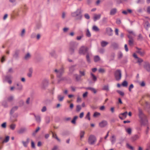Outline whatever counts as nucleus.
<instances>
[{
  "label": "nucleus",
  "instance_id": "423d86ee",
  "mask_svg": "<svg viewBox=\"0 0 150 150\" xmlns=\"http://www.w3.org/2000/svg\"><path fill=\"white\" fill-rule=\"evenodd\" d=\"M54 71L57 73V76L59 77H60L64 73V70L62 68L58 70L57 69H55Z\"/></svg>",
  "mask_w": 150,
  "mask_h": 150
},
{
  "label": "nucleus",
  "instance_id": "6ab92c4d",
  "mask_svg": "<svg viewBox=\"0 0 150 150\" xmlns=\"http://www.w3.org/2000/svg\"><path fill=\"white\" fill-rule=\"evenodd\" d=\"M34 116L36 121L38 122H40L41 120L40 117L39 115H34Z\"/></svg>",
  "mask_w": 150,
  "mask_h": 150
},
{
  "label": "nucleus",
  "instance_id": "f03ea898",
  "mask_svg": "<svg viewBox=\"0 0 150 150\" xmlns=\"http://www.w3.org/2000/svg\"><path fill=\"white\" fill-rule=\"evenodd\" d=\"M81 13V9L78 8L75 11L72 12L71 15V16L75 18L76 20H81L82 17Z\"/></svg>",
  "mask_w": 150,
  "mask_h": 150
},
{
  "label": "nucleus",
  "instance_id": "f3484780",
  "mask_svg": "<svg viewBox=\"0 0 150 150\" xmlns=\"http://www.w3.org/2000/svg\"><path fill=\"white\" fill-rule=\"evenodd\" d=\"M91 78L94 81H96L97 80V78L96 76L92 72L90 73Z\"/></svg>",
  "mask_w": 150,
  "mask_h": 150
},
{
  "label": "nucleus",
  "instance_id": "c756f323",
  "mask_svg": "<svg viewBox=\"0 0 150 150\" xmlns=\"http://www.w3.org/2000/svg\"><path fill=\"white\" fill-rule=\"evenodd\" d=\"M2 105L4 107H8V104L6 101H4L1 103Z\"/></svg>",
  "mask_w": 150,
  "mask_h": 150
},
{
  "label": "nucleus",
  "instance_id": "a18cd8bd",
  "mask_svg": "<svg viewBox=\"0 0 150 150\" xmlns=\"http://www.w3.org/2000/svg\"><path fill=\"white\" fill-rule=\"evenodd\" d=\"M139 138V137L137 135H135L132 137V140L134 141L138 139Z\"/></svg>",
  "mask_w": 150,
  "mask_h": 150
},
{
  "label": "nucleus",
  "instance_id": "4c0bfd02",
  "mask_svg": "<svg viewBox=\"0 0 150 150\" xmlns=\"http://www.w3.org/2000/svg\"><path fill=\"white\" fill-rule=\"evenodd\" d=\"M86 35L87 36L90 37L91 36V34L89 31V30L88 29H87L86 32Z\"/></svg>",
  "mask_w": 150,
  "mask_h": 150
},
{
  "label": "nucleus",
  "instance_id": "aec40b11",
  "mask_svg": "<svg viewBox=\"0 0 150 150\" xmlns=\"http://www.w3.org/2000/svg\"><path fill=\"white\" fill-rule=\"evenodd\" d=\"M14 113H11V118L13 121H15L16 120V115L15 116L14 114Z\"/></svg>",
  "mask_w": 150,
  "mask_h": 150
},
{
  "label": "nucleus",
  "instance_id": "bb28decb",
  "mask_svg": "<svg viewBox=\"0 0 150 150\" xmlns=\"http://www.w3.org/2000/svg\"><path fill=\"white\" fill-rule=\"evenodd\" d=\"M116 140L115 137L114 135L112 136L111 139V141L112 144L114 143Z\"/></svg>",
  "mask_w": 150,
  "mask_h": 150
},
{
  "label": "nucleus",
  "instance_id": "473e14b6",
  "mask_svg": "<svg viewBox=\"0 0 150 150\" xmlns=\"http://www.w3.org/2000/svg\"><path fill=\"white\" fill-rule=\"evenodd\" d=\"M78 118V117L77 116H75L71 121V122L73 124H75L76 123V121Z\"/></svg>",
  "mask_w": 150,
  "mask_h": 150
},
{
  "label": "nucleus",
  "instance_id": "4be33fe9",
  "mask_svg": "<svg viewBox=\"0 0 150 150\" xmlns=\"http://www.w3.org/2000/svg\"><path fill=\"white\" fill-rule=\"evenodd\" d=\"M100 60V57L98 55L95 56L94 57V62H97Z\"/></svg>",
  "mask_w": 150,
  "mask_h": 150
},
{
  "label": "nucleus",
  "instance_id": "58836bf2",
  "mask_svg": "<svg viewBox=\"0 0 150 150\" xmlns=\"http://www.w3.org/2000/svg\"><path fill=\"white\" fill-rule=\"evenodd\" d=\"M127 147L128 149L132 150H134V148L132 146L130 145L129 144L127 143L126 144Z\"/></svg>",
  "mask_w": 150,
  "mask_h": 150
},
{
  "label": "nucleus",
  "instance_id": "9b49d317",
  "mask_svg": "<svg viewBox=\"0 0 150 150\" xmlns=\"http://www.w3.org/2000/svg\"><path fill=\"white\" fill-rule=\"evenodd\" d=\"M136 52L138 53L141 56H144L145 54L144 51L141 49H137V50L136 51Z\"/></svg>",
  "mask_w": 150,
  "mask_h": 150
},
{
  "label": "nucleus",
  "instance_id": "c03bdc74",
  "mask_svg": "<svg viewBox=\"0 0 150 150\" xmlns=\"http://www.w3.org/2000/svg\"><path fill=\"white\" fill-rule=\"evenodd\" d=\"M16 127V125L14 124H12L10 125V128L11 129L14 130Z\"/></svg>",
  "mask_w": 150,
  "mask_h": 150
},
{
  "label": "nucleus",
  "instance_id": "a19ab883",
  "mask_svg": "<svg viewBox=\"0 0 150 150\" xmlns=\"http://www.w3.org/2000/svg\"><path fill=\"white\" fill-rule=\"evenodd\" d=\"M131 129L130 128H128L126 129V131L129 134H131Z\"/></svg>",
  "mask_w": 150,
  "mask_h": 150
},
{
  "label": "nucleus",
  "instance_id": "7c9ffc66",
  "mask_svg": "<svg viewBox=\"0 0 150 150\" xmlns=\"http://www.w3.org/2000/svg\"><path fill=\"white\" fill-rule=\"evenodd\" d=\"M33 71V69H29V72L28 74V76L29 77H30L32 76Z\"/></svg>",
  "mask_w": 150,
  "mask_h": 150
},
{
  "label": "nucleus",
  "instance_id": "f704fd0d",
  "mask_svg": "<svg viewBox=\"0 0 150 150\" xmlns=\"http://www.w3.org/2000/svg\"><path fill=\"white\" fill-rule=\"evenodd\" d=\"M52 137H53L55 139H56L59 141V142L60 141V140L58 138V137L57 136L56 134L54 133L53 132H52Z\"/></svg>",
  "mask_w": 150,
  "mask_h": 150
},
{
  "label": "nucleus",
  "instance_id": "774afa93",
  "mask_svg": "<svg viewBox=\"0 0 150 150\" xmlns=\"http://www.w3.org/2000/svg\"><path fill=\"white\" fill-rule=\"evenodd\" d=\"M147 11L148 13L150 14V6H149L147 7Z\"/></svg>",
  "mask_w": 150,
  "mask_h": 150
},
{
  "label": "nucleus",
  "instance_id": "c9c22d12",
  "mask_svg": "<svg viewBox=\"0 0 150 150\" xmlns=\"http://www.w3.org/2000/svg\"><path fill=\"white\" fill-rule=\"evenodd\" d=\"M30 57V54L29 53H28L27 54H26L24 57L25 59H29Z\"/></svg>",
  "mask_w": 150,
  "mask_h": 150
},
{
  "label": "nucleus",
  "instance_id": "4d7b16f0",
  "mask_svg": "<svg viewBox=\"0 0 150 150\" xmlns=\"http://www.w3.org/2000/svg\"><path fill=\"white\" fill-rule=\"evenodd\" d=\"M103 89L104 90L108 91L109 90L108 87V86H103Z\"/></svg>",
  "mask_w": 150,
  "mask_h": 150
},
{
  "label": "nucleus",
  "instance_id": "79ce46f5",
  "mask_svg": "<svg viewBox=\"0 0 150 150\" xmlns=\"http://www.w3.org/2000/svg\"><path fill=\"white\" fill-rule=\"evenodd\" d=\"M16 0H9V1L12 3L13 5L15 6L16 4Z\"/></svg>",
  "mask_w": 150,
  "mask_h": 150
},
{
  "label": "nucleus",
  "instance_id": "6e6d98bb",
  "mask_svg": "<svg viewBox=\"0 0 150 150\" xmlns=\"http://www.w3.org/2000/svg\"><path fill=\"white\" fill-rule=\"evenodd\" d=\"M18 109V107L16 106L13 107L11 109V112H12L15 111Z\"/></svg>",
  "mask_w": 150,
  "mask_h": 150
},
{
  "label": "nucleus",
  "instance_id": "5701e85b",
  "mask_svg": "<svg viewBox=\"0 0 150 150\" xmlns=\"http://www.w3.org/2000/svg\"><path fill=\"white\" fill-rule=\"evenodd\" d=\"M108 44V42L104 41H103L101 42V46L103 47H105Z\"/></svg>",
  "mask_w": 150,
  "mask_h": 150
},
{
  "label": "nucleus",
  "instance_id": "ddd939ff",
  "mask_svg": "<svg viewBox=\"0 0 150 150\" xmlns=\"http://www.w3.org/2000/svg\"><path fill=\"white\" fill-rule=\"evenodd\" d=\"M128 113H122L119 115V118L121 120L125 119Z\"/></svg>",
  "mask_w": 150,
  "mask_h": 150
},
{
  "label": "nucleus",
  "instance_id": "0e129e2a",
  "mask_svg": "<svg viewBox=\"0 0 150 150\" xmlns=\"http://www.w3.org/2000/svg\"><path fill=\"white\" fill-rule=\"evenodd\" d=\"M52 150H60L58 149V147L57 146H55L52 149Z\"/></svg>",
  "mask_w": 150,
  "mask_h": 150
},
{
  "label": "nucleus",
  "instance_id": "412c9836",
  "mask_svg": "<svg viewBox=\"0 0 150 150\" xmlns=\"http://www.w3.org/2000/svg\"><path fill=\"white\" fill-rule=\"evenodd\" d=\"M74 76L76 81H78L81 80V76L80 75L75 74Z\"/></svg>",
  "mask_w": 150,
  "mask_h": 150
},
{
  "label": "nucleus",
  "instance_id": "09e8293b",
  "mask_svg": "<svg viewBox=\"0 0 150 150\" xmlns=\"http://www.w3.org/2000/svg\"><path fill=\"white\" fill-rule=\"evenodd\" d=\"M31 147L33 148H35V146L34 142L33 140H31Z\"/></svg>",
  "mask_w": 150,
  "mask_h": 150
},
{
  "label": "nucleus",
  "instance_id": "338daca9",
  "mask_svg": "<svg viewBox=\"0 0 150 150\" xmlns=\"http://www.w3.org/2000/svg\"><path fill=\"white\" fill-rule=\"evenodd\" d=\"M122 56V54L121 52H120L118 54V57L119 58H121Z\"/></svg>",
  "mask_w": 150,
  "mask_h": 150
},
{
  "label": "nucleus",
  "instance_id": "864d4df0",
  "mask_svg": "<svg viewBox=\"0 0 150 150\" xmlns=\"http://www.w3.org/2000/svg\"><path fill=\"white\" fill-rule=\"evenodd\" d=\"M13 14L14 16H17L18 15V13L16 12V11L14 10L13 11Z\"/></svg>",
  "mask_w": 150,
  "mask_h": 150
},
{
  "label": "nucleus",
  "instance_id": "052dcab7",
  "mask_svg": "<svg viewBox=\"0 0 150 150\" xmlns=\"http://www.w3.org/2000/svg\"><path fill=\"white\" fill-rule=\"evenodd\" d=\"M117 92L121 96H123L124 95V93L122 91H117Z\"/></svg>",
  "mask_w": 150,
  "mask_h": 150
},
{
  "label": "nucleus",
  "instance_id": "3c124183",
  "mask_svg": "<svg viewBox=\"0 0 150 150\" xmlns=\"http://www.w3.org/2000/svg\"><path fill=\"white\" fill-rule=\"evenodd\" d=\"M81 109V106L80 105H77L76 106V110L77 112H79Z\"/></svg>",
  "mask_w": 150,
  "mask_h": 150
},
{
  "label": "nucleus",
  "instance_id": "0eeeda50",
  "mask_svg": "<svg viewBox=\"0 0 150 150\" xmlns=\"http://www.w3.org/2000/svg\"><path fill=\"white\" fill-rule=\"evenodd\" d=\"M128 37L129 39L128 41L129 44L130 46H132L134 45V40L132 39V37L130 35H128Z\"/></svg>",
  "mask_w": 150,
  "mask_h": 150
},
{
  "label": "nucleus",
  "instance_id": "2f4dec72",
  "mask_svg": "<svg viewBox=\"0 0 150 150\" xmlns=\"http://www.w3.org/2000/svg\"><path fill=\"white\" fill-rule=\"evenodd\" d=\"M87 89L91 90V91L93 92L94 93H96V90L94 88L91 87H88L87 88Z\"/></svg>",
  "mask_w": 150,
  "mask_h": 150
},
{
  "label": "nucleus",
  "instance_id": "37998d69",
  "mask_svg": "<svg viewBox=\"0 0 150 150\" xmlns=\"http://www.w3.org/2000/svg\"><path fill=\"white\" fill-rule=\"evenodd\" d=\"M85 134V132L84 131H81L80 133V138L81 139L84 136V134Z\"/></svg>",
  "mask_w": 150,
  "mask_h": 150
},
{
  "label": "nucleus",
  "instance_id": "393cba45",
  "mask_svg": "<svg viewBox=\"0 0 150 150\" xmlns=\"http://www.w3.org/2000/svg\"><path fill=\"white\" fill-rule=\"evenodd\" d=\"M16 85L18 86V87L17 88L18 90H20L22 89V85L21 83H17Z\"/></svg>",
  "mask_w": 150,
  "mask_h": 150
},
{
  "label": "nucleus",
  "instance_id": "cd10ccee",
  "mask_svg": "<svg viewBox=\"0 0 150 150\" xmlns=\"http://www.w3.org/2000/svg\"><path fill=\"white\" fill-rule=\"evenodd\" d=\"M10 137L9 136H6L2 142V143H6L8 142L9 140Z\"/></svg>",
  "mask_w": 150,
  "mask_h": 150
},
{
  "label": "nucleus",
  "instance_id": "c85d7f7f",
  "mask_svg": "<svg viewBox=\"0 0 150 150\" xmlns=\"http://www.w3.org/2000/svg\"><path fill=\"white\" fill-rule=\"evenodd\" d=\"M64 98V96H62L61 95H59L57 96L58 100L60 101H62L63 100Z\"/></svg>",
  "mask_w": 150,
  "mask_h": 150
},
{
  "label": "nucleus",
  "instance_id": "603ef678",
  "mask_svg": "<svg viewBox=\"0 0 150 150\" xmlns=\"http://www.w3.org/2000/svg\"><path fill=\"white\" fill-rule=\"evenodd\" d=\"M6 122H5L2 124L1 125V127L2 128H5L6 127Z\"/></svg>",
  "mask_w": 150,
  "mask_h": 150
},
{
  "label": "nucleus",
  "instance_id": "1a4fd4ad",
  "mask_svg": "<svg viewBox=\"0 0 150 150\" xmlns=\"http://www.w3.org/2000/svg\"><path fill=\"white\" fill-rule=\"evenodd\" d=\"M107 125V122L106 121L103 120L99 123V126L100 127H105Z\"/></svg>",
  "mask_w": 150,
  "mask_h": 150
},
{
  "label": "nucleus",
  "instance_id": "49530a36",
  "mask_svg": "<svg viewBox=\"0 0 150 150\" xmlns=\"http://www.w3.org/2000/svg\"><path fill=\"white\" fill-rule=\"evenodd\" d=\"M100 113H94L93 116L94 117H97L100 115Z\"/></svg>",
  "mask_w": 150,
  "mask_h": 150
},
{
  "label": "nucleus",
  "instance_id": "69168bd1",
  "mask_svg": "<svg viewBox=\"0 0 150 150\" xmlns=\"http://www.w3.org/2000/svg\"><path fill=\"white\" fill-rule=\"evenodd\" d=\"M137 59V62L139 63H140L143 62V60L140 58H138Z\"/></svg>",
  "mask_w": 150,
  "mask_h": 150
},
{
  "label": "nucleus",
  "instance_id": "bf43d9fd",
  "mask_svg": "<svg viewBox=\"0 0 150 150\" xmlns=\"http://www.w3.org/2000/svg\"><path fill=\"white\" fill-rule=\"evenodd\" d=\"M84 16L85 18L87 19H88L90 18V16L87 13L85 14Z\"/></svg>",
  "mask_w": 150,
  "mask_h": 150
},
{
  "label": "nucleus",
  "instance_id": "e2e57ef3",
  "mask_svg": "<svg viewBox=\"0 0 150 150\" xmlns=\"http://www.w3.org/2000/svg\"><path fill=\"white\" fill-rule=\"evenodd\" d=\"M98 71L100 73H103L105 72V70L103 69L100 68L98 70Z\"/></svg>",
  "mask_w": 150,
  "mask_h": 150
},
{
  "label": "nucleus",
  "instance_id": "e433bc0d",
  "mask_svg": "<svg viewBox=\"0 0 150 150\" xmlns=\"http://www.w3.org/2000/svg\"><path fill=\"white\" fill-rule=\"evenodd\" d=\"M128 32L129 34L128 35H130L132 37L133 36H134L135 35L134 33L131 30H129L128 31Z\"/></svg>",
  "mask_w": 150,
  "mask_h": 150
},
{
  "label": "nucleus",
  "instance_id": "4468645a",
  "mask_svg": "<svg viewBox=\"0 0 150 150\" xmlns=\"http://www.w3.org/2000/svg\"><path fill=\"white\" fill-rule=\"evenodd\" d=\"M144 67L147 71H150V65L148 62H146L144 66Z\"/></svg>",
  "mask_w": 150,
  "mask_h": 150
},
{
  "label": "nucleus",
  "instance_id": "20e7f679",
  "mask_svg": "<svg viewBox=\"0 0 150 150\" xmlns=\"http://www.w3.org/2000/svg\"><path fill=\"white\" fill-rule=\"evenodd\" d=\"M96 137L93 135H90L88 138V142L91 145H93L96 142Z\"/></svg>",
  "mask_w": 150,
  "mask_h": 150
},
{
  "label": "nucleus",
  "instance_id": "f8f14e48",
  "mask_svg": "<svg viewBox=\"0 0 150 150\" xmlns=\"http://www.w3.org/2000/svg\"><path fill=\"white\" fill-rule=\"evenodd\" d=\"M30 142V139L27 138L26 139V141H22V143L23 144V146L25 147H27L28 144Z\"/></svg>",
  "mask_w": 150,
  "mask_h": 150
},
{
  "label": "nucleus",
  "instance_id": "dca6fc26",
  "mask_svg": "<svg viewBox=\"0 0 150 150\" xmlns=\"http://www.w3.org/2000/svg\"><path fill=\"white\" fill-rule=\"evenodd\" d=\"M26 130L27 129L25 128H22L18 131V132L19 134H22L25 132Z\"/></svg>",
  "mask_w": 150,
  "mask_h": 150
},
{
  "label": "nucleus",
  "instance_id": "ea45409f",
  "mask_svg": "<svg viewBox=\"0 0 150 150\" xmlns=\"http://www.w3.org/2000/svg\"><path fill=\"white\" fill-rule=\"evenodd\" d=\"M10 78V77L8 76H7L6 77V79L7 80L8 83L9 84H11L12 83V81L11 79H9Z\"/></svg>",
  "mask_w": 150,
  "mask_h": 150
},
{
  "label": "nucleus",
  "instance_id": "2eb2a0df",
  "mask_svg": "<svg viewBox=\"0 0 150 150\" xmlns=\"http://www.w3.org/2000/svg\"><path fill=\"white\" fill-rule=\"evenodd\" d=\"M117 12V9L116 8H113L110 11V15H115Z\"/></svg>",
  "mask_w": 150,
  "mask_h": 150
},
{
  "label": "nucleus",
  "instance_id": "7ed1b4c3",
  "mask_svg": "<svg viewBox=\"0 0 150 150\" xmlns=\"http://www.w3.org/2000/svg\"><path fill=\"white\" fill-rule=\"evenodd\" d=\"M121 71L120 70H117L115 72V77L117 81H119L121 78Z\"/></svg>",
  "mask_w": 150,
  "mask_h": 150
},
{
  "label": "nucleus",
  "instance_id": "8fccbe9b",
  "mask_svg": "<svg viewBox=\"0 0 150 150\" xmlns=\"http://www.w3.org/2000/svg\"><path fill=\"white\" fill-rule=\"evenodd\" d=\"M86 58L87 61L88 62H90V59L89 58V54H87L86 56Z\"/></svg>",
  "mask_w": 150,
  "mask_h": 150
},
{
  "label": "nucleus",
  "instance_id": "a878e982",
  "mask_svg": "<svg viewBox=\"0 0 150 150\" xmlns=\"http://www.w3.org/2000/svg\"><path fill=\"white\" fill-rule=\"evenodd\" d=\"M92 30L96 32H98L99 31V29L96 26L94 25L92 27Z\"/></svg>",
  "mask_w": 150,
  "mask_h": 150
},
{
  "label": "nucleus",
  "instance_id": "de8ad7c7",
  "mask_svg": "<svg viewBox=\"0 0 150 150\" xmlns=\"http://www.w3.org/2000/svg\"><path fill=\"white\" fill-rule=\"evenodd\" d=\"M79 73L80 74V76H84L85 75V72L84 71H79Z\"/></svg>",
  "mask_w": 150,
  "mask_h": 150
},
{
  "label": "nucleus",
  "instance_id": "13d9d810",
  "mask_svg": "<svg viewBox=\"0 0 150 150\" xmlns=\"http://www.w3.org/2000/svg\"><path fill=\"white\" fill-rule=\"evenodd\" d=\"M134 88V86L132 84H131L129 87V91H131V89Z\"/></svg>",
  "mask_w": 150,
  "mask_h": 150
},
{
  "label": "nucleus",
  "instance_id": "72a5a7b5",
  "mask_svg": "<svg viewBox=\"0 0 150 150\" xmlns=\"http://www.w3.org/2000/svg\"><path fill=\"white\" fill-rule=\"evenodd\" d=\"M75 66H72L70 67L69 71L70 72H72L75 70Z\"/></svg>",
  "mask_w": 150,
  "mask_h": 150
},
{
  "label": "nucleus",
  "instance_id": "f257e3e1",
  "mask_svg": "<svg viewBox=\"0 0 150 150\" xmlns=\"http://www.w3.org/2000/svg\"><path fill=\"white\" fill-rule=\"evenodd\" d=\"M140 121L142 126H148V122L147 116L144 113H139Z\"/></svg>",
  "mask_w": 150,
  "mask_h": 150
},
{
  "label": "nucleus",
  "instance_id": "39448f33",
  "mask_svg": "<svg viewBox=\"0 0 150 150\" xmlns=\"http://www.w3.org/2000/svg\"><path fill=\"white\" fill-rule=\"evenodd\" d=\"M88 48L84 46L81 47L79 49V52L80 54H84L88 51Z\"/></svg>",
  "mask_w": 150,
  "mask_h": 150
},
{
  "label": "nucleus",
  "instance_id": "9d476101",
  "mask_svg": "<svg viewBox=\"0 0 150 150\" xmlns=\"http://www.w3.org/2000/svg\"><path fill=\"white\" fill-rule=\"evenodd\" d=\"M101 15L100 14H94L93 15V19L94 21H96L97 20L100 19L101 17Z\"/></svg>",
  "mask_w": 150,
  "mask_h": 150
},
{
  "label": "nucleus",
  "instance_id": "b1692460",
  "mask_svg": "<svg viewBox=\"0 0 150 150\" xmlns=\"http://www.w3.org/2000/svg\"><path fill=\"white\" fill-rule=\"evenodd\" d=\"M14 99V97L13 96H10L7 98V100L9 102H12Z\"/></svg>",
  "mask_w": 150,
  "mask_h": 150
},
{
  "label": "nucleus",
  "instance_id": "680f3d73",
  "mask_svg": "<svg viewBox=\"0 0 150 150\" xmlns=\"http://www.w3.org/2000/svg\"><path fill=\"white\" fill-rule=\"evenodd\" d=\"M25 33V30L24 29H23L22 30L21 32V36H23L24 35Z\"/></svg>",
  "mask_w": 150,
  "mask_h": 150
},
{
  "label": "nucleus",
  "instance_id": "6e6552de",
  "mask_svg": "<svg viewBox=\"0 0 150 150\" xmlns=\"http://www.w3.org/2000/svg\"><path fill=\"white\" fill-rule=\"evenodd\" d=\"M112 30L110 28H107L106 29V33L109 36H111L112 35Z\"/></svg>",
  "mask_w": 150,
  "mask_h": 150
},
{
  "label": "nucleus",
  "instance_id": "a211bd4d",
  "mask_svg": "<svg viewBox=\"0 0 150 150\" xmlns=\"http://www.w3.org/2000/svg\"><path fill=\"white\" fill-rule=\"evenodd\" d=\"M144 26L146 29L148 30L149 28L150 27V24L148 22H146L144 23Z\"/></svg>",
  "mask_w": 150,
  "mask_h": 150
},
{
  "label": "nucleus",
  "instance_id": "5fc2aeb1",
  "mask_svg": "<svg viewBox=\"0 0 150 150\" xmlns=\"http://www.w3.org/2000/svg\"><path fill=\"white\" fill-rule=\"evenodd\" d=\"M122 85L124 86H127V82L126 81H124L122 83Z\"/></svg>",
  "mask_w": 150,
  "mask_h": 150
}]
</instances>
